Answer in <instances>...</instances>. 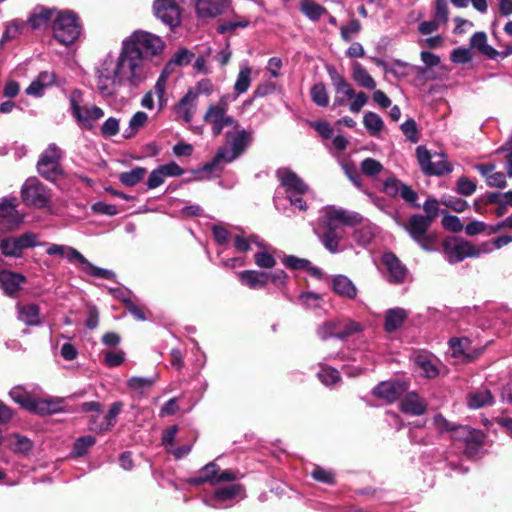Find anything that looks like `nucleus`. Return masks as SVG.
<instances>
[{
  "instance_id": "nucleus-1",
  "label": "nucleus",
  "mask_w": 512,
  "mask_h": 512,
  "mask_svg": "<svg viewBox=\"0 0 512 512\" xmlns=\"http://www.w3.org/2000/svg\"><path fill=\"white\" fill-rule=\"evenodd\" d=\"M164 49L152 33L138 30L122 41L118 55L107 54L96 68V89L103 98H114L121 87L137 88L150 73V61Z\"/></svg>"
},
{
  "instance_id": "nucleus-2",
  "label": "nucleus",
  "mask_w": 512,
  "mask_h": 512,
  "mask_svg": "<svg viewBox=\"0 0 512 512\" xmlns=\"http://www.w3.org/2000/svg\"><path fill=\"white\" fill-rule=\"evenodd\" d=\"M234 128L235 130L226 134V145L220 147L213 159L203 165V172L221 171L222 164L233 162L249 147L252 142V133L245 129H239V126Z\"/></svg>"
},
{
  "instance_id": "nucleus-3",
  "label": "nucleus",
  "mask_w": 512,
  "mask_h": 512,
  "mask_svg": "<svg viewBox=\"0 0 512 512\" xmlns=\"http://www.w3.org/2000/svg\"><path fill=\"white\" fill-rule=\"evenodd\" d=\"M327 72L335 92L333 106H344L351 99L349 110L352 113H359L367 103V95L364 92L356 93L352 85L333 66L327 67Z\"/></svg>"
},
{
  "instance_id": "nucleus-4",
  "label": "nucleus",
  "mask_w": 512,
  "mask_h": 512,
  "mask_svg": "<svg viewBox=\"0 0 512 512\" xmlns=\"http://www.w3.org/2000/svg\"><path fill=\"white\" fill-rule=\"evenodd\" d=\"M69 105V112L76 123L87 130H91L94 127L95 121L104 116L102 108L84 103L83 92L78 89H74L70 93Z\"/></svg>"
},
{
  "instance_id": "nucleus-5",
  "label": "nucleus",
  "mask_w": 512,
  "mask_h": 512,
  "mask_svg": "<svg viewBox=\"0 0 512 512\" xmlns=\"http://www.w3.org/2000/svg\"><path fill=\"white\" fill-rule=\"evenodd\" d=\"M51 30L53 38L59 44L69 46L79 38L81 24L76 13L69 10H59Z\"/></svg>"
},
{
  "instance_id": "nucleus-6",
  "label": "nucleus",
  "mask_w": 512,
  "mask_h": 512,
  "mask_svg": "<svg viewBox=\"0 0 512 512\" xmlns=\"http://www.w3.org/2000/svg\"><path fill=\"white\" fill-rule=\"evenodd\" d=\"M9 395L23 409L39 415L56 413L61 409L60 400L33 397L21 386L13 387Z\"/></svg>"
},
{
  "instance_id": "nucleus-7",
  "label": "nucleus",
  "mask_w": 512,
  "mask_h": 512,
  "mask_svg": "<svg viewBox=\"0 0 512 512\" xmlns=\"http://www.w3.org/2000/svg\"><path fill=\"white\" fill-rule=\"evenodd\" d=\"M416 157L421 171L427 176H441L453 170L443 153L432 154L425 146L416 148Z\"/></svg>"
},
{
  "instance_id": "nucleus-8",
  "label": "nucleus",
  "mask_w": 512,
  "mask_h": 512,
  "mask_svg": "<svg viewBox=\"0 0 512 512\" xmlns=\"http://www.w3.org/2000/svg\"><path fill=\"white\" fill-rule=\"evenodd\" d=\"M228 105L229 97L223 95L219 102L211 104L204 114L203 120L211 125L214 136H219L225 127H238L237 121L232 116L227 115Z\"/></svg>"
},
{
  "instance_id": "nucleus-9",
  "label": "nucleus",
  "mask_w": 512,
  "mask_h": 512,
  "mask_svg": "<svg viewBox=\"0 0 512 512\" xmlns=\"http://www.w3.org/2000/svg\"><path fill=\"white\" fill-rule=\"evenodd\" d=\"M362 221L363 217L357 212L330 207L319 219L318 229L344 230V225H355L362 223Z\"/></svg>"
},
{
  "instance_id": "nucleus-10",
  "label": "nucleus",
  "mask_w": 512,
  "mask_h": 512,
  "mask_svg": "<svg viewBox=\"0 0 512 512\" xmlns=\"http://www.w3.org/2000/svg\"><path fill=\"white\" fill-rule=\"evenodd\" d=\"M238 473L232 470H222L214 462H209L203 466L198 475L188 479V483L194 486H199L204 483H209L212 486L220 483H230L238 479Z\"/></svg>"
},
{
  "instance_id": "nucleus-11",
  "label": "nucleus",
  "mask_w": 512,
  "mask_h": 512,
  "mask_svg": "<svg viewBox=\"0 0 512 512\" xmlns=\"http://www.w3.org/2000/svg\"><path fill=\"white\" fill-rule=\"evenodd\" d=\"M409 236L424 250H431L430 244L434 237L429 233L431 222L424 218V215L414 214L409 217L406 223H399Z\"/></svg>"
},
{
  "instance_id": "nucleus-12",
  "label": "nucleus",
  "mask_w": 512,
  "mask_h": 512,
  "mask_svg": "<svg viewBox=\"0 0 512 512\" xmlns=\"http://www.w3.org/2000/svg\"><path fill=\"white\" fill-rule=\"evenodd\" d=\"M21 198L25 205L45 208L51 201V193L38 179L29 178L22 185Z\"/></svg>"
},
{
  "instance_id": "nucleus-13",
  "label": "nucleus",
  "mask_w": 512,
  "mask_h": 512,
  "mask_svg": "<svg viewBox=\"0 0 512 512\" xmlns=\"http://www.w3.org/2000/svg\"><path fill=\"white\" fill-rule=\"evenodd\" d=\"M61 149L54 143L41 153L37 162L38 173L47 180H54L61 174L60 158Z\"/></svg>"
},
{
  "instance_id": "nucleus-14",
  "label": "nucleus",
  "mask_w": 512,
  "mask_h": 512,
  "mask_svg": "<svg viewBox=\"0 0 512 512\" xmlns=\"http://www.w3.org/2000/svg\"><path fill=\"white\" fill-rule=\"evenodd\" d=\"M488 242L477 247L468 241H460L454 245L445 246V254L449 263L454 264L463 261L467 257H478L482 253H489Z\"/></svg>"
},
{
  "instance_id": "nucleus-15",
  "label": "nucleus",
  "mask_w": 512,
  "mask_h": 512,
  "mask_svg": "<svg viewBox=\"0 0 512 512\" xmlns=\"http://www.w3.org/2000/svg\"><path fill=\"white\" fill-rule=\"evenodd\" d=\"M153 10L155 16L170 28L180 25L182 11L175 0H155Z\"/></svg>"
},
{
  "instance_id": "nucleus-16",
  "label": "nucleus",
  "mask_w": 512,
  "mask_h": 512,
  "mask_svg": "<svg viewBox=\"0 0 512 512\" xmlns=\"http://www.w3.org/2000/svg\"><path fill=\"white\" fill-rule=\"evenodd\" d=\"M244 497L243 486L237 483L229 484L215 490L209 498H204L205 505L213 508H221L223 504L236 498Z\"/></svg>"
},
{
  "instance_id": "nucleus-17",
  "label": "nucleus",
  "mask_w": 512,
  "mask_h": 512,
  "mask_svg": "<svg viewBox=\"0 0 512 512\" xmlns=\"http://www.w3.org/2000/svg\"><path fill=\"white\" fill-rule=\"evenodd\" d=\"M58 13L59 9L57 8H49L43 5H37L31 11L27 19V24L33 30H42L48 27L52 28V24Z\"/></svg>"
},
{
  "instance_id": "nucleus-18",
  "label": "nucleus",
  "mask_w": 512,
  "mask_h": 512,
  "mask_svg": "<svg viewBox=\"0 0 512 512\" xmlns=\"http://www.w3.org/2000/svg\"><path fill=\"white\" fill-rule=\"evenodd\" d=\"M408 388L404 381H383L372 390L374 396L386 403H393L402 396Z\"/></svg>"
},
{
  "instance_id": "nucleus-19",
  "label": "nucleus",
  "mask_w": 512,
  "mask_h": 512,
  "mask_svg": "<svg viewBox=\"0 0 512 512\" xmlns=\"http://www.w3.org/2000/svg\"><path fill=\"white\" fill-rule=\"evenodd\" d=\"M276 175L287 196L292 194L303 195L308 191L307 184L292 170L280 168Z\"/></svg>"
},
{
  "instance_id": "nucleus-20",
  "label": "nucleus",
  "mask_w": 512,
  "mask_h": 512,
  "mask_svg": "<svg viewBox=\"0 0 512 512\" xmlns=\"http://www.w3.org/2000/svg\"><path fill=\"white\" fill-rule=\"evenodd\" d=\"M123 407L124 404L121 401L112 403L103 418L100 419L99 415L92 417L89 422V429L97 433L111 430L115 426L117 417L122 412Z\"/></svg>"
},
{
  "instance_id": "nucleus-21",
  "label": "nucleus",
  "mask_w": 512,
  "mask_h": 512,
  "mask_svg": "<svg viewBox=\"0 0 512 512\" xmlns=\"http://www.w3.org/2000/svg\"><path fill=\"white\" fill-rule=\"evenodd\" d=\"M451 438L454 441L464 442L466 444L465 453L468 455H471L470 448L478 450L482 442V434L466 425H454Z\"/></svg>"
},
{
  "instance_id": "nucleus-22",
  "label": "nucleus",
  "mask_w": 512,
  "mask_h": 512,
  "mask_svg": "<svg viewBox=\"0 0 512 512\" xmlns=\"http://www.w3.org/2000/svg\"><path fill=\"white\" fill-rule=\"evenodd\" d=\"M230 7V0H195V12L198 18H215L224 14Z\"/></svg>"
},
{
  "instance_id": "nucleus-23",
  "label": "nucleus",
  "mask_w": 512,
  "mask_h": 512,
  "mask_svg": "<svg viewBox=\"0 0 512 512\" xmlns=\"http://www.w3.org/2000/svg\"><path fill=\"white\" fill-rule=\"evenodd\" d=\"M197 103V92H194L193 89H189L174 106L176 118L184 121L185 123H190L194 118Z\"/></svg>"
},
{
  "instance_id": "nucleus-24",
  "label": "nucleus",
  "mask_w": 512,
  "mask_h": 512,
  "mask_svg": "<svg viewBox=\"0 0 512 512\" xmlns=\"http://www.w3.org/2000/svg\"><path fill=\"white\" fill-rule=\"evenodd\" d=\"M382 263L388 272V281L391 283H402L407 275V268L399 258L389 252L382 256Z\"/></svg>"
},
{
  "instance_id": "nucleus-25",
  "label": "nucleus",
  "mask_w": 512,
  "mask_h": 512,
  "mask_svg": "<svg viewBox=\"0 0 512 512\" xmlns=\"http://www.w3.org/2000/svg\"><path fill=\"white\" fill-rule=\"evenodd\" d=\"M237 276L242 285L253 290L264 288L269 281V273L257 270H244Z\"/></svg>"
},
{
  "instance_id": "nucleus-26",
  "label": "nucleus",
  "mask_w": 512,
  "mask_h": 512,
  "mask_svg": "<svg viewBox=\"0 0 512 512\" xmlns=\"http://www.w3.org/2000/svg\"><path fill=\"white\" fill-rule=\"evenodd\" d=\"M46 253L50 256H58L66 259L69 263L78 262L80 265L84 261V256L75 248L62 244L47 243Z\"/></svg>"
},
{
  "instance_id": "nucleus-27",
  "label": "nucleus",
  "mask_w": 512,
  "mask_h": 512,
  "mask_svg": "<svg viewBox=\"0 0 512 512\" xmlns=\"http://www.w3.org/2000/svg\"><path fill=\"white\" fill-rule=\"evenodd\" d=\"M400 410L405 414L420 416L426 412L427 404L417 393L410 392L402 398Z\"/></svg>"
},
{
  "instance_id": "nucleus-28",
  "label": "nucleus",
  "mask_w": 512,
  "mask_h": 512,
  "mask_svg": "<svg viewBox=\"0 0 512 512\" xmlns=\"http://www.w3.org/2000/svg\"><path fill=\"white\" fill-rule=\"evenodd\" d=\"M17 318L27 326H38L42 323L40 309L34 303L18 304Z\"/></svg>"
},
{
  "instance_id": "nucleus-29",
  "label": "nucleus",
  "mask_w": 512,
  "mask_h": 512,
  "mask_svg": "<svg viewBox=\"0 0 512 512\" xmlns=\"http://www.w3.org/2000/svg\"><path fill=\"white\" fill-rule=\"evenodd\" d=\"M317 233L321 243L329 252L335 254L341 251L339 243L344 237V230L318 229Z\"/></svg>"
},
{
  "instance_id": "nucleus-30",
  "label": "nucleus",
  "mask_w": 512,
  "mask_h": 512,
  "mask_svg": "<svg viewBox=\"0 0 512 512\" xmlns=\"http://www.w3.org/2000/svg\"><path fill=\"white\" fill-rule=\"evenodd\" d=\"M333 291L341 297L354 299L357 296V288L345 275H336L332 278Z\"/></svg>"
},
{
  "instance_id": "nucleus-31",
  "label": "nucleus",
  "mask_w": 512,
  "mask_h": 512,
  "mask_svg": "<svg viewBox=\"0 0 512 512\" xmlns=\"http://www.w3.org/2000/svg\"><path fill=\"white\" fill-rule=\"evenodd\" d=\"M25 277L7 270L0 271V285L6 295L12 296L20 289Z\"/></svg>"
},
{
  "instance_id": "nucleus-32",
  "label": "nucleus",
  "mask_w": 512,
  "mask_h": 512,
  "mask_svg": "<svg viewBox=\"0 0 512 512\" xmlns=\"http://www.w3.org/2000/svg\"><path fill=\"white\" fill-rule=\"evenodd\" d=\"M157 377H138L134 376L127 380V388L138 395L139 397L144 396L156 383Z\"/></svg>"
},
{
  "instance_id": "nucleus-33",
  "label": "nucleus",
  "mask_w": 512,
  "mask_h": 512,
  "mask_svg": "<svg viewBox=\"0 0 512 512\" xmlns=\"http://www.w3.org/2000/svg\"><path fill=\"white\" fill-rule=\"evenodd\" d=\"M377 226L371 222H366L363 226L353 232V240L358 246L367 247L374 239L377 233Z\"/></svg>"
},
{
  "instance_id": "nucleus-34",
  "label": "nucleus",
  "mask_w": 512,
  "mask_h": 512,
  "mask_svg": "<svg viewBox=\"0 0 512 512\" xmlns=\"http://www.w3.org/2000/svg\"><path fill=\"white\" fill-rule=\"evenodd\" d=\"M494 398L487 388H480L471 392L468 396V406L471 409H479L485 406L492 405Z\"/></svg>"
},
{
  "instance_id": "nucleus-35",
  "label": "nucleus",
  "mask_w": 512,
  "mask_h": 512,
  "mask_svg": "<svg viewBox=\"0 0 512 512\" xmlns=\"http://www.w3.org/2000/svg\"><path fill=\"white\" fill-rule=\"evenodd\" d=\"M352 78L360 86L366 89H374L376 82L367 70L359 63H355L352 68Z\"/></svg>"
},
{
  "instance_id": "nucleus-36",
  "label": "nucleus",
  "mask_w": 512,
  "mask_h": 512,
  "mask_svg": "<svg viewBox=\"0 0 512 512\" xmlns=\"http://www.w3.org/2000/svg\"><path fill=\"white\" fill-rule=\"evenodd\" d=\"M148 115L143 111H137L129 120L128 127L123 132L125 139H130L147 123Z\"/></svg>"
},
{
  "instance_id": "nucleus-37",
  "label": "nucleus",
  "mask_w": 512,
  "mask_h": 512,
  "mask_svg": "<svg viewBox=\"0 0 512 512\" xmlns=\"http://www.w3.org/2000/svg\"><path fill=\"white\" fill-rule=\"evenodd\" d=\"M406 316V312L402 308L388 310L385 316V330L392 332L398 329L402 325Z\"/></svg>"
},
{
  "instance_id": "nucleus-38",
  "label": "nucleus",
  "mask_w": 512,
  "mask_h": 512,
  "mask_svg": "<svg viewBox=\"0 0 512 512\" xmlns=\"http://www.w3.org/2000/svg\"><path fill=\"white\" fill-rule=\"evenodd\" d=\"M301 12L310 20L317 21L326 13V9L313 0H301Z\"/></svg>"
},
{
  "instance_id": "nucleus-39",
  "label": "nucleus",
  "mask_w": 512,
  "mask_h": 512,
  "mask_svg": "<svg viewBox=\"0 0 512 512\" xmlns=\"http://www.w3.org/2000/svg\"><path fill=\"white\" fill-rule=\"evenodd\" d=\"M363 124L370 136L376 137L384 128L382 118L374 112H366L363 116Z\"/></svg>"
},
{
  "instance_id": "nucleus-40",
  "label": "nucleus",
  "mask_w": 512,
  "mask_h": 512,
  "mask_svg": "<svg viewBox=\"0 0 512 512\" xmlns=\"http://www.w3.org/2000/svg\"><path fill=\"white\" fill-rule=\"evenodd\" d=\"M166 81L167 76L165 73H162L152 90H149V92L152 93V95L157 100L158 110L161 111L167 104V97H166Z\"/></svg>"
},
{
  "instance_id": "nucleus-41",
  "label": "nucleus",
  "mask_w": 512,
  "mask_h": 512,
  "mask_svg": "<svg viewBox=\"0 0 512 512\" xmlns=\"http://www.w3.org/2000/svg\"><path fill=\"white\" fill-rule=\"evenodd\" d=\"M81 269L86 274L107 280H112L115 278V273L111 270L100 268L92 264L84 257V261L81 263Z\"/></svg>"
},
{
  "instance_id": "nucleus-42",
  "label": "nucleus",
  "mask_w": 512,
  "mask_h": 512,
  "mask_svg": "<svg viewBox=\"0 0 512 512\" xmlns=\"http://www.w3.org/2000/svg\"><path fill=\"white\" fill-rule=\"evenodd\" d=\"M251 68L247 65L241 66L236 82L234 84V90L237 93V96L245 93L251 83Z\"/></svg>"
},
{
  "instance_id": "nucleus-43",
  "label": "nucleus",
  "mask_w": 512,
  "mask_h": 512,
  "mask_svg": "<svg viewBox=\"0 0 512 512\" xmlns=\"http://www.w3.org/2000/svg\"><path fill=\"white\" fill-rule=\"evenodd\" d=\"M311 100L319 107H327L329 104V95L325 85L322 82L314 84L310 89Z\"/></svg>"
},
{
  "instance_id": "nucleus-44",
  "label": "nucleus",
  "mask_w": 512,
  "mask_h": 512,
  "mask_svg": "<svg viewBox=\"0 0 512 512\" xmlns=\"http://www.w3.org/2000/svg\"><path fill=\"white\" fill-rule=\"evenodd\" d=\"M471 342L467 337L451 338L449 346L454 357H469L468 349Z\"/></svg>"
},
{
  "instance_id": "nucleus-45",
  "label": "nucleus",
  "mask_w": 512,
  "mask_h": 512,
  "mask_svg": "<svg viewBox=\"0 0 512 512\" xmlns=\"http://www.w3.org/2000/svg\"><path fill=\"white\" fill-rule=\"evenodd\" d=\"M339 324L337 339H346L362 330L358 322L352 320H337Z\"/></svg>"
},
{
  "instance_id": "nucleus-46",
  "label": "nucleus",
  "mask_w": 512,
  "mask_h": 512,
  "mask_svg": "<svg viewBox=\"0 0 512 512\" xmlns=\"http://www.w3.org/2000/svg\"><path fill=\"white\" fill-rule=\"evenodd\" d=\"M0 250L7 257H21L22 250L16 237L4 238L0 241Z\"/></svg>"
},
{
  "instance_id": "nucleus-47",
  "label": "nucleus",
  "mask_w": 512,
  "mask_h": 512,
  "mask_svg": "<svg viewBox=\"0 0 512 512\" xmlns=\"http://www.w3.org/2000/svg\"><path fill=\"white\" fill-rule=\"evenodd\" d=\"M146 172L145 168L136 167L130 171L121 173L119 175V180L126 186H135L143 179Z\"/></svg>"
},
{
  "instance_id": "nucleus-48",
  "label": "nucleus",
  "mask_w": 512,
  "mask_h": 512,
  "mask_svg": "<svg viewBox=\"0 0 512 512\" xmlns=\"http://www.w3.org/2000/svg\"><path fill=\"white\" fill-rule=\"evenodd\" d=\"M95 442L96 439L94 436L86 435L80 437L75 441L71 454L75 457H82L87 453L88 449L95 444Z\"/></svg>"
},
{
  "instance_id": "nucleus-49",
  "label": "nucleus",
  "mask_w": 512,
  "mask_h": 512,
  "mask_svg": "<svg viewBox=\"0 0 512 512\" xmlns=\"http://www.w3.org/2000/svg\"><path fill=\"white\" fill-rule=\"evenodd\" d=\"M339 324L337 320L327 321L320 325L317 329V335L322 340H327L329 338L337 339Z\"/></svg>"
},
{
  "instance_id": "nucleus-50",
  "label": "nucleus",
  "mask_w": 512,
  "mask_h": 512,
  "mask_svg": "<svg viewBox=\"0 0 512 512\" xmlns=\"http://www.w3.org/2000/svg\"><path fill=\"white\" fill-rule=\"evenodd\" d=\"M318 378L324 385L329 386L340 381V373L334 368L323 366L318 372Z\"/></svg>"
},
{
  "instance_id": "nucleus-51",
  "label": "nucleus",
  "mask_w": 512,
  "mask_h": 512,
  "mask_svg": "<svg viewBox=\"0 0 512 512\" xmlns=\"http://www.w3.org/2000/svg\"><path fill=\"white\" fill-rule=\"evenodd\" d=\"M361 30V24L357 19L350 20L346 25L341 26L340 34L341 38L345 42H350L354 36H356Z\"/></svg>"
},
{
  "instance_id": "nucleus-52",
  "label": "nucleus",
  "mask_w": 512,
  "mask_h": 512,
  "mask_svg": "<svg viewBox=\"0 0 512 512\" xmlns=\"http://www.w3.org/2000/svg\"><path fill=\"white\" fill-rule=\"evenodd\" d=\"M27 22L20 20H13L10 22L3 33V41L11 40L22 33V30L26 28Z\"/></svg>"
},
{
  "instance_id": "nucleus-53",
  "label": "nucleus",
  "mask_w": 512,
  "mask_h": 512,
  "mask_svg": "<svg viewBox=\"0 0 512 512\" xmlns=\"http://www.w3.org/2000/svg\"><path fill=\"white\" fill-rule=\"evenodd\" d=\"M299 300L306 308L316 309L320 308L323 303V298L320 294L314 292H304L299 296Z\"/></svg>"
},
{
  "instance_id": "nucleus-54",
  "label": "nucleus",
  "mask_w": 512,
  "mask_h": 512,
  "mask_svg": "<svg viewBox=\"0 0 512 512\" xmlns=\"http://www.w3.org/2000/svg\"><path fill=\"white\" fill-rule=\"evenodd\" d=\"M18 200L16 197L0 199V217H12L17 212Z\"/></svg>"
},
{
  "instance_id": "nucleus-55",
  "label": "nucleus",
  "mask_w": 512,
  "mask_h": 512,
  "mask_svg": "<svg viewBox=\"0 0 512 512\" xmlns=\"http://www.w3.org/2000/svg\"><path fill=\"white\" fill-rule=\"evenodd\" d=\"M382 169V164L373 158H366L361 162V171L366 176H376L382 171Z\"/></svg>"
},
{
  "instance_id": "nucleus-56",
  "label": "nucleus",
  "mask_w": 512,
  "mask_h": 512,
  "mask_svg": "<svg viewBox=\"0 0 512 512\" xmlns=\"http://www.w3.org/2000/svg\"><path fill=\"white\" fill-rule=\"evenodd\" d=\"M13 437L15 441L12 448L15 452L26 455L32 450L33 443L29 438L20 434H15Z\"/></svg>"
},
{
  "instance_id": "nucleus-57",
  "label": "nucleus",
  "mask_w": 512,
  "mask_h": 512,
  "mask_svg": "<svg viewBox=\"0 0 512 512\" xmlns=\"http://www.w3.org/2000/svg\"><path fill=\"white\" fill-rule=\"evenodd\" d=\"M16 239L18 240V243H19L22 251L25 248H33L36 246L47 245V242H39L38 236L32 232L24 233L21 236L16 237Z\"/></svg>"
},
{
  "instance_id": "nucleus-58",
  "label": "nucleus",
  "mask_w": 512,
  "mask_h": 512,
  "mask_svg": "<svg viewBox=\"0 0 512 512\" xmlns=\"http://www.w3.org/2000/svg\"><path fill=\"white\" fill-rule=\"evenodd\" d=\"M249 25V20L243 18L237 21H226L218 25L217 32L219 34L234 33L237 28H246Z\"/></svg>"
},
{
  "instance_id": "nucleus-59",
  "label": "nucleus",
  "mask_w": 512,
  "mask_h": 512,
  "mask_svg": "<svg viewBox=\"0 0 512 512\" xmlns=\"http://www.w3.org/2000/svg\"><path fill=\"white\" fill-rule=\"evenodd\" d=\"M434 17L441 24L447 23L449 19V9L446 0H435Z\"/></svg>"
},
{
  "instance_id": "nucleus-60",
  "label": "nucleus",
  "mask_w": 512,
  "mask_h": 512,
  "mask_svg": "<svg viewBox=\"0 0 512 512\" xmlns=\"http://www.w3.org/2000/svg\"><path fill=\"white\" fill-rule=\"evenodd\" d=\"M311 475L316 481L325 484H333L335 481V474L332 471L326 470L320 466H315L311 472Z\"/></svg>"
},
{
  "instance_id": "nucleus-61",
  "label": "nucleus",
  "mask_w": 512,
  "mask_h": 512,
  "mask_svg": "<svg viewBox=\"0 0 512 512\" xmlns=\"http://www.w3.org/2000/svg\"><path fill=\"white\" fill-rule=\"evenodd\" d=\"M119 129V120L115 117H109L101 126V134L104 137H113L119 133Z\"/></svg>"
},
{
  "instance_id": "nucleus-62",
  "label": "nucleus",
  "mask_w": 512,
  "mask_h": 512,
  "mask_svg": "<svg viewBox=\"0 0 512 512\" xmlns=\"http://www.w3.org/2000/svg\"><path fill=\"white\" fill-rule=\"evenodd\" d=\"M457 193L463 196H470L476 191V183L467 177H460L457 181Z\"/></svg>"
},
{
  "instance_id": "nucleus-63",
  "label": "nucleus",
  "mask_w": 512,
  "mask_h": 512,
  "mask_svg": "<svg viewBox=\"0 0 512 512\" xmlns=\"http://www.w3.org/2000/svg\"><path fill=\"white\" fill-rule=\"evenodd\" d=\"M125 361V352L122 350L109 351L105 354L104 363L107 367H118Z\"/></svg>"
},
{
  "instance_id": "nucleus-64",
  "label": "nucleus",
  "mask_w": 512,
  "mask_h": 512,
  "mask_svg": "<svg viewBox=\"0 0 512 512\" xmlns=\"http://www.w3.org/2000/svg\"><path fill=\"white\" fill-rule=\"evenodd\" d=\"M254 261L260 268L271 269L276 265L275 258L265 251H261L255 254Z\"/></svg>"
}]
</instances>
